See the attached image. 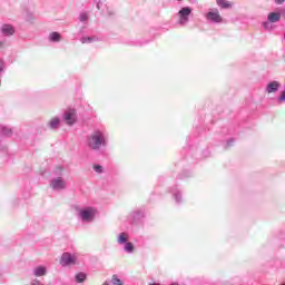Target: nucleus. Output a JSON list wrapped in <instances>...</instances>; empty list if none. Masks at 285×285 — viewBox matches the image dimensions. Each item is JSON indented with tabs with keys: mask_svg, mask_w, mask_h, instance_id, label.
<instances>
[{
	"mask_svg": "<svg viewBox=\"0 0 285 285\" xmlns=\"http://www.w3.org/2000/svg\"><path fill=\"white\" fill-rule=\"evenodd\" d=\"M81 43H95V41H99V38L92 36V37H82L80 39Z\"/></svg>",
	"mask_w": 285,
	"mask_h": 285,
	"instance_id": "nucleus-19",
	"label": "nucleus"
},
{
	"mask_svg": "<svg viewBox=\"0 0 285 285\" xmlns=\"http://www.w3.org/2000/svg\"><path fill=\"white\" fill-rule=\"evenodd\" d=\"M4 65H3V60L0 59V72L3 71Z\"/></svg>",
	"mask_w": 285,
	"mask_h": 285,
	"instance_id": "nucleus-29",
	"label": "nucleus"
},
{
	"mask_svg": "<svg viewBox=\"0 0 285 285\" xmlns=\"http://www.w3.org/2000/svg\"><path fill=\"white\" fill-rule=\"evenodd\" d=\"M124 250L125 253H128L129 255H131V253H135V245H132V243L127 242L126 245H124Z\"/></svg>",
	"mask_w": 285,
	"mask_h": 285,
	"instance_id": "nucleus-20",
	"label": "nucleus"
},
{
	"mask_svg": "<svg viewBox=\"0 0 285 285\" xmlns=\"http://www.w3.org/2000/svg\"><path fill=\"white\" fill-rule=\"evenodd\" d=\"M144 218V210L141 208H137L129 215V222L131 224H139V220Z\"/></svg>",
	"mask_w": 285,
	"mask_h": 285,
	"instance_id": "nucleus-6",
	"label": "nucleus"
},
{
	"mask_svg": "<svg viewBox=\"0 0 285 285\" xmlns=\"http://www.w3.org/2000/svg\"><path fill=\"white\" fill-rule=\"evenodd\" d=\"M149 285H159V284H157V283H151V284H149Z\"/></svg>",
	"mask_w": 285,
	"mask_h": 285,
	"instance_id": "nucleus-32",
	"label": "nucleus"
},
{
	"mask_svg": "<svg viewBox=\"0 0 285 285\" xmlns=\"http://www.w3.org/2000/svg\"><path fill=\"white\" fill-rule=\"evenodd\" d=\"M190 12H193V9H190L189 7H185L178 12V14L180 16L178 23H180V26H184V23H188V17H190Z\"/></svg>",
	"mask_w": 285,
	"mask_h": 285,
	"instance_id": "nucleus-7",
	"label": "nucleus"
},
{
	"mask_svg": "<svg viewBox=\"0 0 285 285\" xmlns=\"http://www.w3.org/2000/svg\"><path fill=\"white\" fill-rule=\"evenodd\" d=\"M97 216V209L94 207H85L78 209V219L82 222V224H90L95 222V217Z\"/></svg>",
	"mask_w": 285,
	"mask_h": 285,
	"instance_id": "nucleus-2",
	"label": "nucleus"
},
{
	"mask_svg": "<svg viewBox=\"0 0 285 285\" xmlns=\"http://www.w3.org/2000/svg\"><path fill=\"white\" fill-rule=\"evenodd\" d=\"M48 40L51 43H59V41H61V33L53 31V32L49 33Z\"/></svg>",
	"mask_w": 285,
	"mask_h": 285,
	"instance_id": "nucleus-13",
	"label": "nucleus"
},
{
	"mask_svg": "<svg viewBox=\"0 0 285 285\" xmlns=\"http://www.w3.org/2000/svg\"><path fill=\"white\" fill-rule=\"evenodd\" d=\"M89 18H90V14L88 13V11H81L79 13V21L81 23H87Z\"/></svg>",
	"mask_w": 285,
	"mask_h": 285,
	"instance_id": "nucleus-18",
	"label": "nucleus"
},
{
	"mask_svg": "<svg viewBox=\"0 0 285 285\" xmlns=\"http://www.w3.org/2000/svg\"><path fill=\"white\" fill-rule=\"evenodd\" d=\"M50 188H52L55 191L59 193V190H66L67 183L61 176H57L50 180L49 184Z\"/></svg>",
	"mask_w": 285,
	"mask_h": 285,
	"instance_id": "nucleus-3",
	"label": "nucleus"
},
{
	"mask_svg": "<svg viewBox=\"0 0 285 285\" xmlns=\"http://www.w3.org/2000/svg\"><path fill=\"white\" fill-rule=\"evenodd\" d=\"M216 3L217 6H219V8H223V9L233 8V2L228 0H217Z\"/></svg>",
	"mask_w": 285,
	"mask_h": 285,
	"instance_id": "nucleus-16",
	"label": "nucleus"
},
{
	"mask_svg": "<svg viewBox=\"0 0 285 285\" xmlns=\"http://www.w3.org/2000/svg\"><path fill=\"white\" fill-rule=\"evenodd\" d=\"M267 19H268V21H271V23H277V21H279V19H282V16L279 13L272 12L268 14Z\"/></svg>",
	"mask_w": 285,
	"mask_h": 285,
	"instance_id": "nucleus-17",
	"label": "nucleus"
},
{
	"mask_svg": "<svg viewBox=\"0 0 285 285\" xmlns=\"http://www.w3.org/2000/svg\"><path fill=\"white\" fill-rule=\"evenodd\" d=\"M275 1H276V3H278V4H282V3H284L285 0H275Z\"/></svg>",
	"mask_w": 285,
	"mask_h": 285,
	"instance_id": "nucleus-31",
	"label": "nucleus"
},
{
	"mask_svg": "<svg viewBox=\"0 0 285 285\" xmlns=\"http://www.w3.org/2000/svg\"><path fill=\"white\" fill-rule=\"evenodd\" d=\"M279 101H285V91L281 94Z\"/></svg>",
	"mask_w": 285,
	"mask_h": 285,
	"instance_id": "nucleus-28",
	"label": "nucleus"
},
{
	"mask_svg": "<svg viewBox=\"0 0 285 285\" xmlns=\"http://www.w3.org/2000/svg\"><path fill=\"white\" fill-rule=\"evenodd\" d=\"M94 170L98 175H101V173H104V166H101V165H94Z\"/></svg>",
	"mask_w": 285,
	"mask_h": 285,
	"instance_id": "nucleus-24",
	"label": "nucleus"
},
{
	"mask_svg": "<svg viewBox=\"0 0 285 285\" xmlns=\"http://www.w3.org/2000/svg\"><path fill=\"white\" fill-rule=\"evenodd\" d=\"M102 6H104V2L99 1V2L96 4L97 10H101Z\"/></svg>",
	"mask_w": 285,
	"mask_h": 285,
	"instance_id": "nucleus-27",
	"label": "nucleus"
},
{
	"mask_svg": "<svg viewBox=\"0 0 285 285\" xmlns=\"http://www.w3.org/2000/svg\"><path fill=\"white\" fill-rule=\"evenodd\" d=\"M111 284L114 285H124V282L121 281V278H119L118 275H114L111 278Z\"/></svg>",
	"mask_w": 285,
	"mask_h": 285,
	"instance_id": "nucleus-23",
	"label": "nucleus"
},
{
	"mask_svg": "<svg viewBox=\"0 0 285 285\" xmlns=\"http://www.w3.org/2000/svg\"><path fill=\"white\" fill-rule=\"evenodd\" d=\"M77 264V255L68 252L63 253L60 258V266H75Z\"/></svg>",
	"mask_w": 285,
	"mask_h": 285,
	"instance_id": "nucleus-4",
	"label": "nucleus"
},
{
	"mask_svg": "<svg viewBox=\"0 0 285 285\" xmlns=\"http://www.w3.org/2000/svg\"><path fill=\"white\" fill-rule=\"evenodd\" d=\"M86 277H87L86 273L80 272V273L76 274V282L78 284H83V282H86Z\"/></svg>",
	"mask_w": 285,
	"mask_h": 285,
	"instance_id": "nucleus-21",
	"label": "nucleus"
},
{
	"mask_svg": "<svg viewBox=\"0 0 285 285\" xmlns=\"http://www.w3.org/2000/svg\"><path fill=\"white\" fill-rule=\"evenodd\" d=\"M206 19L207 21H214V23H222L223 19H222V14H219V11H209L206 14Z\"/></svg>",
	"mask_w": 285,
	"mask_h": 285,
	"instance_id": "nucleus-8",
	"label": "nucleus"
},
{
	"mask_svg": "<svg viewBox=\"0 0 285 285\" xmlns=\"http://www.w3.org/2000/svg\"><path fill=\"white\" fill-rule=\"evenodd\" d=\"M117 242L119 246H124L128 243V233L122 232L118 235Z\"/></svg>",
	"mask_w": 285,
	"mask_h": 285,
	"instance_id": "nucleus-15",
	"label": "nucleus"
},
{
	"mask_svg": "<svg viewBox=\"0 0 285 285\" xmlns=\"http://www.w3.org/2000/svg\"><path fill=\"white\" fill-rule=\"evenodd\" d=\"M0 135L1 137H12V129L10 126L0 125Z\"/></svg>",
	"mask_w": 285,
	"mask_h": 285,
	"instance_id": "nucleus-12",
	"label": "nucleus"
},
{
	"mask_svg": "<svg viewBox=\"0 0 285 285\" xmlns=\"http://www.w3.org/2000/svg\"><path fill=\"white\" fill-rule=\"evenodd\" d=\"M0 32L3 37H12V35H14V27L12 24L4 23L1 26Z\"/></svg>",
	"mask_w": 285,
	"mask_h": 285,
	"instance_id": "nucleus-9",
	"label": "nucleus"
},
{
	"mask_svg": "<svg viewBox=\"0 0 285 285\" xmlns=\"http://www.w3.org/2000/svg\"><path fill=\"white\" fill-rule=\"evenodd\" d=\"M32 273L35 277H46V275H48V267L39 265L33 268Z\"/></svg>",
	"mask_w": 285,
	"mask_h": 285,
	"instance_id": "nucleus-10",
	"label": "nucleus"
},
{
	"mask_svg": "<svg viewBox=\"0 0 285 285\" xmlns=\"http://www.w3.org/2000/svg\"><path fill=\"white\" fill-rule=\"evenodd\" d=\"M48 126L51 130H58V128L61 126V118L55 117L49 122Z\"/></svg>",
	"mask_w": 285,
	"mask_h": 285,
	"instance_id": "nucleus-11",
	"label": "nucleus"
},
{
	"mask_svg": "<svg viewBox=\"0 0 285 285\" xmlns=\"http://www.w3.org/2000/svg\"><path fill=\"white\" fill-rule=\"evenodd\" d=\"M53 175H56V177H63V167L61 166L56 167L53 170Z\"/></svg>",
	"mask_w": 285,
	"mask_h": 285,
	"instance_id": "nucleus-22",
	"label": "nucleus"
},
{
	"mask_svg": "<svg viewBox=\"0 0 285 285\" xmlns=\"http://www.w3.org/2000/svg\"><path fill=\"white\" fill-rule=\"evenodd\" d=\"M86 144L87 148H89V150H94V153H99L101 148H108V131L104 129H95L87 136Z\"/></svg>",
	"mask_w": 285,
	"mask_h": 285,
	"instance_id": "nucleus-1",
	"label": "nucleus"
},
{
	"mask_svg": "<svg viewBox=\"0 0 285 285\" xmlns=\"http://www.w3.org/2000/svg\"><path fill=\"white\" fill-rule=\"evenodd\" d=\"M0 86H1V80H0Z\"/></svg>",
	"mask_w": 285,
	"mask_h": 285,
	"instance_id": "nucleus-33",
	"label": "nucleus"
},
{
	"mask_svg": "<svg viewBox=\"0 0 285 285\" xmlns=\"http://www.w3.org/2000/svg\"><path fill=\"white\" fill-rule=\"evenodd\" d=\"M26 21H29L30 23H32V21H35V14L28 13L26 17Z\"/></svg>",
	"mask_w": 285,
	"mask_h": 285,
	"instance_id": "nucleus-25",
	"label": "nucleus"
},
{
	"mask_svg": "<svg viewBox=\"0 0 285 285\" xmlns=\"http://www.w3.org/2000/svg\"><path fill=\"white\" fill-rule=\"evenodd\" d=\"M30 285H45L39 279H33Z\"/></svg>",
	"mask_w": 285,
	"mask_h": 285,
	"instance_id": "nucleus-26",
	"label": "nucleus"
},
{
	"mask_svg": "<svg viewBox=\"0 0 285 285\" xmlns=\"http://www.w3.org/2000/svg\"><path fill=\"white\" fill-rule=\"evenodd\" d=\"M0 48H6V40H0Z\"/></svg>",
	"mask_w": 285,
	"mask_h": 285,
	"instance_id": "nucleus-30",
	"label": "nucleus"
},
{
	"mask_svg": "<svg viewBox=\"0 0 285 285\" xmlns=\"http://www.w3.org/2000/svg\"><path fill=\"white\" fill-rule=\"evenodd\" d=\"M266 90L268 95H271L272 92H277V90H279V83L277 81H272L267 85Z\"/></svg>",
	"mask_w": 285,
	"mask_h": 285,
	"instance_id": "nucleus-14",
	"label": "nucleus"
},
{
	"mask_svg": "<svg viewBox=\"0 0 285 285\" xmlns=\"http://www.w3.org/2000/svg\"><path fill=\"white\" fill-rule=\"evenodd\" d=\"M63 121H66L67 126H75L77 124V110L69 109L66 110L62 116Z\"/></svg>",
	"mask_w": 285,
	"mask_h": 285,
	"instance_id": "nucleus-5",
	"label": "nucleus"
}]
</instances>
